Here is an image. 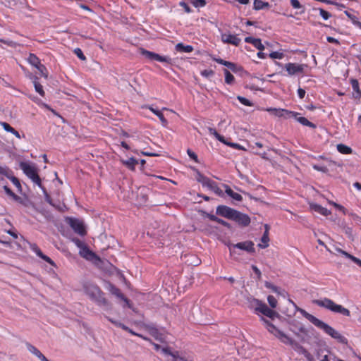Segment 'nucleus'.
<instances>
[{"label":"nucleus","mask_w":361,"mask_h":361,"mask_svg":"<svg viewBox=\"0 0 361 361\" xmlns=\"http://www.w3.org/2000/svg\"><path fill=\"white\" fill-rule=\"evenodd\" d=\"M108 320L111 324H114L116 326L119 327V328L122 329L123 330L126 329V328H125L126 325L124 324L121 323V322L116 321L114 319L109 318V317H108Z\"/></svg>","instance_id":"obj_58"},{"label":"nucleus","mask_w":361,"mask_h":361,"mask_svg":"<svg viewBox=\"0 0 361 361\" xmlns=\"http://www.w3.org/2000/svg\"><path fill=\"white\" fill-rule=\"evenodd\" d=\"M267 301H268L269 306L271 308L274 309V308L276 307L278 302H277L276 299L273 295H268Z\"/></svg>","instance_id":"obj_49"},{"label":"nucleus","mask_w":361,"mask_h":361,"mask_svg":"<svg viewBox=\"0 0 361 361\" xmlns=\"http://www.w3.org/2000/svg\"><path fill=\"white\" fill-rule=\"evenodd\" d=\"M30 247L39 258L43 256L44 253L36 243H30Z\"/></svg>","instance_id":"obj_42"},{"label":"nucleus","mask_w":361,"mask_h":361,"mask_svg":"<svg viewBox=\"0 0 361 361\" xmlns=\"http://www.w3.org/2000/svg\"><path fill=\"white\" fill-rule=\"evenodd\" d=\"M72 242L80 250L86 243L78 238H73Z\"/></svg>","instance_id":"obj_55"},{"label":"nucleus","mask_w":361,"mask_h":361,"mask_svg":"<svg viewBox=\"0 0 361 361\" xmlns=\"http://www.w3.org/2000/svg\"><path fill=\"white\" fill-rule=\"evenodd\" d=\"M145 329L149 331V334L155 339H159V331L158 329L153 324H146Z\"/></svg>","instance_id":"obj_33"},{"label":"nucleus","mask_w":361,"mask_h":361,"mask_svg":"<svg viewBox=\"0 0 361 361\" xmlns=\"http://www.w3.org/2000/svg\"><path fill=\"white\" fill-rule=\"evenodd\" d=\"M213 60L216 63L227 67L234 73H238L243 71V68L241 66H239L233 62L228 61L221 58H213Z\"/></svg>","instance_id":"obj_17"},{"label":"nucleus","mask_w":361,"mask_h":361,"mask_svg":"<svg viewBox=\"0 0 361 361\" xmlns=\"http://www.w3.org/2000/svg\"><path fill=\"white\" fill-rule=\"evenodd\" d=\"M350 84L352 85L354 92H353V97L356 99H359L361 97V90L359 86V82L357 79L351 78Z\"/></svg>","instance_id":"obj_26"},{"label":"nucleus","mask_w":361,"mask_h":361,"mask_svg":"<svg viewBox=\"0 0 361 361\" xmlns=\"http://www.w3.org/2000/svg\"><path fill=\"white\" fill-rule=\"evenodd\" d=\"M108 320L111 324H114L116 326L119 327V328L122 329L123 330L126 329V328H125L126 325L124 324L121 323V322L116 321L114 319L109 318V317H108Z\"/></svg>","instance_id":"obj_59"},{"label":"nucleus","mask_w":361,"mask_h":361,"mask_svg":"<svg viewBox=\"0 0 361 361\" xmlns=\"http://www.w3.org/2000/svg\"><path fill=\"white\" fill-rule=\"evenodd\" d=\"M20 169L23 173L32 180L39 188H42V180L38 174V169L35 164H30L25 161H20L19 164Z\"/></svg>","instance_id":"obj_6"},{"label":"nucleus","mask_w":361,"mask_h":361,"mask_svg":"<svg viewBox=\"0 0 361 361\" xmlns=\"http://www.w3.org/2000/svg\"><path fill=\"white\" fill-rule=\"evenodd\" d=\"M12 199L16 202L23 204L24 206H27V203H26L20 197H19L16 194H14V195L12 197Z\"/></svg>","instance_id":"obj_62"},{"label":"nucleus","mask_w":361,"mask_h":361,"mask_svg":"<svg viewBox=\"0 0 361 361\" xmlns=\"http://www.w3.org/2000/svg\"><path fill=\"white\" fill-rule=\"evenodd\" d=\"M126 329H123L124 331H128V333H130V334L132 335H134V336H138V337H140L142 338V339L144 340H149V338L146 337V336H144L143 335L140 334H138V333H136L135 332L133 329H130L128 326H127L126 325L125 326Z\"/></svg>","instance_id":"obj_50"},{"label":"nucleus","mask_w":361,"mask_h":361,"mask_svg":"<svg viewBox=\"0 0 361 361\" xmlns=\"http://www.w3.org/2000/svg\"><path fill=\"white\" fill-rule=\"evenodd\" d=\"M245 42L247 43L252 44L259 51H263L264 49V46L262 43V41L259 38H255L252 37H246L245 38Z\"/></svg>","instance_id":"obj_25"},{"label":"nucleus","mask_w":361,"mask_h":361,"mask_svg":"<svg viewBox=\"0 0 361 361\" xmlns=\"http://www.w3.org/2000/svg\"><path fill=\"white\" fill-rule=\"evenodd\" d=\"M0 174L9 179L17 188L18 192L22 193L23 189L19 179L13 175V171L8 166L3 167Z\"/></svg>","instance_id":"obj_13"},{"label":"nucleus","mask_w":361,"mask_h":361,"mask_svg":"<svg viewBox=\"0 0 361 361\" xmlns=\"http://www.w3.org/2000/svg\"><path fill=\"white\" fill-rule=\"evenodd\" d=\"M209 132L211 135H213L219 142L221 143L225 142L226 138L220 135L214 128H209Z\"/></svg>","instance_id":"obj_41"},{"label":"nucleus","mask_w":361,"mask_h":361,"mask_svg":"<svg viewBox=\"0 0 361 361\" xmlns=\"http://www.w3.org/2000/svg\"><path fill=\"white\" fill-rule=\"evenodd\" d=\"M232 221L240 227H247L250 224L251 219L247 214L236 210Z\"/></svg>","instance_id":"obj_12"},{"label":"nucleus","mask_w":361,"mask_h":361,"mask_svg":"<svg viewBox=\"0 0 361 361\" xmlns=\"http://www.w3.org/2000/svg\"><path fill=\"white\" fill-rule=\"evenodd\" d=\"M288 324L289 325V327H292V328L295 329L296 331H299V332H301L305 336L308 335L307 329L300 322H298L295 319H292V320L288 321Z\"/></svg>","instance_id":"obj_21"},{"label":"nucleus","mask_w":361,"mask_h":361,"mask_svg":"<svg viewBox=\"0 0 361 361\" xmlns=\"http://www.w3.org/2000/svg\"><path fill=\"white\" fill-rule=\"evenodd\" d=\"M39 72L41 73V75L44 77L45 78H48V73H47V69L46 68V66L43 64H40L39 66H38L37 68H36Z\"/></svg>","instance_id":"obj_48"},{"label":"nucleus","mask_w":361,"mask_h":361,"mask_svg":"<svg viewBox=\"0 0 361 361\" xmlns=\"http://www.w3.org/2000/svg\"><path fill=\"white\" fill-rule=\"evenodd\" d=\"M161 352L166 355H170L172 357H173V356L176 355V354H178V351H176V352H172L171 350V348L169 347H164V348H161Z\"/></svg>","instance_id":"obj_52"},{"label":"nucleus","mask_w":361,"mask_h":361,"mask_svg":"<svg viewBox=\"0 0 361 361\" xmlns=\"http://www.w3.org/2000/svg\"><path fill=\"white\" fill-rule=\"evenodd\" d=\"M140 52L143 56H145L146 59H149L151 61H157L159 62H164L168 64L173 63V59L168 56H161L155 52L148 51L143 48L140 49Z\"/></svg>","instance_id":"obj_7"},{"label":"nucleus","mask_w":361,"mask_h":361,"mask_svg":"<svg viewBox=\"0 0 361 361\" xmlns=\"http://www.w3.org/2000/svg\"><path fill=\"white\" fill-rule=\"evenodd\" d=\"M289 302L293 304L298 312H299L305 319L310 321L315 326L323 330L324 333L330 336L331 338L337 340L339 343L342 344H346L348 343V339L330 325L319 319L314 315L308 313L305 310L298 307L296 304L291 300H289Z\"/></svg>","instance_id":"obj_1"},{"label":"nucleus","mask_w":361,"mask_h":361,"mask_svg":"<svg viewBox=\"0 0 361 361\" xmlns=\"http://www.w3.org/2000/svg\"><path fill=\"white\" fill-rule=\"evenodd\" d=\"M189 2L195 8H202L206 6V0H188Z\"/></svg>","instance_id":"obj_43"},{"label":"nucleus","mask_w":361,"mask_h":361,"mask_svg":"<svg viewBox=\"0 0 361 361\" xmlns=\"http://www.w3.org/2000/svg\"><path fill=\"white\" fill-rule=\"evenodd\" d=\"M290 3L293 8L299 9L302 7V5L300 3L298 0H290Z\"/></svg>","instance_id":"obj_61"},{"label":"nucleus","mask_w":361,"mask_h":361,"mask_svg":"<svg viewBox=\"0 0 361 361\" xmlns=\"http://www.w3.org/2000/svg\"><path fill=\"white\" fill-rule=\"evenodd\" d=\"M254 245H255L252 241L247 240V241H244V242H240L236 244L229 245L228 249L231 252V255H233L235 252L234 250L235 248L245 250L249 253L253 254V253H255V249Z\"/></svg>","instance_id":"obj_8"},{"label":"nucleus","mask_w":361,"mask_h":361,"mask_svg":"<svg viewBox=\"0 0 361 361\" xmlns=\"http://www.w3.org/2000/svg\"><path fill=\"white\" fill-rule=\"evenodd\" d=\"M0 124L3 127V128L5 131L12 133L18 138L21 137V135H20V133L16 129H14L12 126H11L8 123L1 122Z\"/></svg>","instance_id":"obj_31"},{"label":"nucleus","mask_w":361,"mask_h":361,"mask_svg":"<svg viewBox=\"0 0 361 361\" xmlns=\"http://www.w3.org/2000/svg\"><path fill=\"white\" fill-rule=\"evenodd\" d=\"M187 154L190 159L194 160L196 163H199L197 155L190 149H187Z\"/></svg>","instance_id":"obj_57"},{"label":"nucleus","mask_w":361,"mask_h":361,"mask_svg":"<svg viewBox=\"0 0 361 361\" xmlns=\"http://www.w3.org/2000/svg\"><path fill=\"white\" fill-rule=\"evenodd\" d=\"M79 255L89 261H101L100 257L85 244L79 251Z\"/></svg>","instance_id":"obj_14"},{"label":"nucleus","mask_w":361,"mask_h":361,"mask_svg":"<svg viewBox=\"0 0 361 361\" xmlns=\"http://www.w3.org/2000/svg\"><path fill=\"white\" fill-rule=\"evenodd\" d=\"M199 212L200 213V214L202 216L207 217L212 221L217 222L218 224H219L224 226H226L227 225L228 221H226L221 218H219L218 216H216L214 214H209L204 210H200Z\"/></svg>","instance_id":"obj_22"},{"label":"nucleus","mask_w":361,"mask_h":361,"mask_svg":"<svg viewBox=\"0 0 361 361\" xmlns=\"http://www.w3.org/2000/svg\"><path fill=\"white\" fill-rule=\"evenodd\" d=\"M313 304L330 310L332 312L341 314L343 316L350 317V311L341 305L336 304L332 300L324 298L321 300H314Z\"/></svg>","instance_id":"obj_4"},{"label":"nucleus","mask_w":361,"mask_h":361,"mask_svg":"<svg viewBox=\"0 0 361 361\" xmlns=\"http://www.w3.org/2000/svg\"><path fill=\"white\" fill-rule=\"evenodd\" d=\"M267 111L274 114L276 116L283 118H288L290 116L296 117V116H298L300 114L298 112L292 111L284 109L269 108L267 109Z\"/></svg>","instance_id":"obj_15"},{"label":"nucleus","mask_w":361,"mask_h":361,"mask_svg":"<svg viewBox=\"0 0 361 361\" xmlns=\"http://www.w3.org/2000/svg\"><path fill=\"white\" fill-rule=\"evenodd\" d=\"M223 187L225 188V193L229 196L230 197L233 195V194L235 192L229 185L226 184H224Z\"/></svg>","instance_id":"obj_63"},{"label":"nucleus","mask_w":361,"mask_h":361,"mask_svg":"<svg viewBox=\"0 0 361 361\" xmlns=\"http://www.w3.org/2000/svg\"><path fill=\"white\" fill-rule=\"evenodd\" d=\"M344 13L346 15V16L351 20L353 24L361 29V22L358 20V18L357 16H355L354 14L351 13L349 11H345Z\"/></svg>","instance_id":"obj_37"},{"label":"nucleus","mask_w":361,"mask_h":361,"mask_svg":"<svg viewBox=\"0 0 361 361\" xmlns=\"http://www.w3.org/2000/svg\"><path fill=\"white\" fill-rule=\"evenodd\" d=\"M306 64H298L295 63H288L285 65V68L289 75L301 74L304 72Z\"/></svg>","instance_id":"obj_16"},{"label":"nucleus","mask_w":361,"mask_h":361,"mask_svg":"<svg viewBox=\"0 0 361 361\" xmlns=\"http://www.w3.org/2000/svg\"><path fill=\"white\" fill-rule=\"evenodd\" d=\"M271 7L268 2L262 0H255L253 4V8L256 11L262 9H269Z\"/></svg>","instance_id":"obj_30"},{"label":"nucleus","mask_w":361,"mask_h":361,"mask_svg":"<svg viewBox=\"0 0 361 361\" xmlns=\"http://www.w3.org/2000/svg\"><path fill=\"white\" fill-rule=\"evenodd\" d=\"M33 80V85L35 87V91L39 93L41 96H44V91L43 90L42 85L38 82V78L35 75H32L31 78Z\"/></svg>","instance_id":"obj_32"},{"label":"nucleus","mask_w":361,"mask_h":361,"mask_svg":"<svg viewBox=\"0 0 361 361\" xmlns=\"http://www.w3.org/2000/svg\"><path fill=\"white\" fill-rule=\"evenodd\" d=\"M149 109L153 114H154L159 118L160 121L164 126H166L168 123L167 120L166 119L164 114L160 110L154 109L152 106H150Z\"/></svg>","instance_id":"obj_35"},{"label":"nucleus","mask_w":361,"mask_h":361,"mask_svg":"<svg viewBox=\"0 0 361 361\" xmlns=\"http://www.w3.org/2000/svg\"><path fill=\"white\" fill-rule=\"evenodd\" d=\"M221 40L224 43L238 46L240 42V39L236 35L231 34H221Z\"/></svg>","instance_id":"obj_19"},{"label":"nucleus","mask_w":361,"mask_h":361,"mask_svg":"<svg viewBox=\"0 0 361 361\" xmlns=\"http://www.w3.org/2000/svg\"><path fill=\"white\" fill-rule=\"evenodd\" d=\"M269 57L273 59H281L283 58L284 54L282 52L272 51L269 54Z\"/></svg>","instance_id":"obj_53"},{"label":"nucleus","mask_w":361,"mask_h":361,"mask_svg":"<svg viewBox=\"0 0 361 361\" xmlns=\"http://www.w3.org/2000/svg\"><path fill=\"white\" fill-rule=\"evenodd\" d=\"M288 329L294 334V335L299 338L300 341L302 343L305 342V335H303L301 332H299V331H296L295 329L292 327H289Z\"/></svg>","instance_id":"obj_46"},{"label":"nucleus","mask_w":361,"mask_h":361,"mask_svg":"<svg viewBox=\"0 0 361 361\" xmlns=\"http://www.w3.org/2000/svg\"><path fill=\"white\" fill-rule=\"evenodd\" d=\"M336 148L338 152L343 154H350L353 152L351 147L342 143L338 144Z\"/></svg>","instance_id":"obj_36"},{"label":"nucleus","mask_w":361,"mask_h":361,"mask_svg":"<svg viewBox=\"0 0 361 361\" xmlns=\"http://www.w3.org/2000/svg\"><path fill=\"white\" fill-rule=\"evenodd\" d=\"M260 321H262L264 323L266 329L269 333L273 334L283 344L291 346L292 348L299 354H302L306 349L302 345H301L298 342H297L293 338H292L286 334H285L283 331L278 329L274 324H273L268 319H265L264 317L262 316L260 317Z\"/></svg>","instance_id":"obj_2"},{"label":"nucleus","mask_w":361,"mask_h":361,"mask_svg":"<svg viewBox=\"0 0 361 361\" xmlns=\"http://www.w3.org/2000/svg\"><path fill=\"white\" fill-rule=\"evenodd\" d=\"M43 192V194L44 195V200L45 201L49 203L51 206L56 209L57 210H61L60 206L59 204H56L54 203L52 198L47 191L46 188L42 185V188H40Z\"/></svg>","instance_id":"obj_29"},{"label":"nucleus","mask_w":361,"mask_h":361,"mask_svg":"<svg viewBox=\"0 0 361 361\" xmlns=\"http://www.w3.org/2000/svg\"><path fill=\"white\" fill-rule=\"evenodd\" d=\"M172 361H192V360H188L183 357L179 356L178 354H176L173 356Z\"/></svg>","instance_id":"obj_64"},{"label":"nucleus","mask_w":361,"mask_h":361,"mask_svg":"<svg viewBox=\"0 0 361 361\" xmlns=\"http://www.w3.org/2000/svg\"><path fill=\"white\" fill-rule=\"evenodd\" d=\"M26 347L29 352L37 357L41 361H50L36 347L31 343L27 342Z\"/></svg>","instance_id":"obj_23"},{"label":"nucleus","mask_w":361,"mask_h":361,"mask_svg":"<svg viewBox=\"0 0 361 361\" xmlns=\"http://www.w3.org/2000/svg\"><path fill=\"white\" fill-rule=\"evenodd\" d=\"M74 54L82 61H85L86 57L84 55L82 51L80 48H75L73 51Z\"/></svg>","instance_id":"obj_54"},{"label":"nucleus","mask_w":361,"mask_h":361,"mask_svg":"<svg viewBox=\"0 0 361 361\" xmlns=\"http://www.w3.org/2000/svg\"><path fill=\"white\" fill-rule=\"evenodd\" d=\"M192 169L196 173V180L200 183L203 187H207L209 190L214 192L220 197L224 195L223 191L219 188L217 183L210 179L209 178L204 176L197 169L192 167Z\"/></svg>","instance_id":"obj_5"},{"label":"nucleus","mask_w":361,"mask_h":361,"mask_svg":"<svg viewBox=\"0 0 361 361\" xmlns=\"http://www.w3.org/2000/svg\"><path fill=\"white\" fill-rule=\"evenodd\" d=\"M310 208L323 216H327L331 214V211L317 203H310Z\"/></svg>","instance_id":"obj_24"},{"label":"nucleus","mask_w":361,"mask_h":361,"mask_svg":"<svg viewBox=\"0 0 361 361\" xmlns=\"http://www.w3.org/2000/svg\"><path fill=\"white\" fill-rule=\"evenodd\" d=\"M224 73L225 75V82L228 85L233 84L235 80V78L231 72L228 69H224Z\"/></svg>","instance_id":"obj_40"},{"label":"nucleus","mask_w":361,"mask_h":361,"mask_svg":"<svg viewBox=\"0 0 361 361\" xmlns=\"http://www.w3.org/2000/svg\"><path fill=\"white\" fill-rule=\"evenodd\" d=\"M27 61L35 68L41 64L39 59L35 54L32 53L29 54Z\"/></svg>","instance_id":"obj_38"},{"label":"nucleus","mask_w":361,"mask_h":361,"mask_svg":"<svg viewBox=\"0 0 361 361\" xmlns=\"http://www.w3.org/2000/svg\"><path fill=\"white\" fill-rule=\"evenodd\" d=\"M264 286L267 288L271 289L272 290V292H274L275 293H279L280 287H278V286L274 285L273 283H271L269 281H266L264 282Z\"/></svg>","instance_id":"obj_45"},{"label":"nucleus","mask_w":361,"mask_h":361,"mask_svg":"<svg viewBox=\"0 0 361 361\" xmlns=\"http://www.w3.org/2000/svg\"><path fill=\"white\" fill-rule=\"evenodd\" d=\"M224 144L227 146H229L232 148H234V149L246 151V149L244 147L241 146L240 145H239L238 143L229 142L226 139L225 140V142H224Z\"/></svg>","instance_id":"obj_44"},{"label":"nucleus","mask_w":361,"mask_h":361,"mask_svg":"<svg viewBox=\"0 0 361 361\" xmlns=\"http://www.w3.org/2000/svg\"><path fill=\"white\" fill-rule=\"evenodd\" d=\"M235 212L236 209L224 204L217 206L216 209V214L217 216L226 218L231 221Z\"/></svg>","instance_id":"obj_11"},{"label":"nucleus","mask_w":361,"mask_h":361,"mask_svg":"<svg viewBox=\"0 0 361 361\" xmlns=\"http://www.w3.org/2000/svg\"><path fill=\"white\" fill-rule=\"evenodd\" d=\"M237 99L243 105L247 106H252L253 103L250 101L248 99L242 97V96H237Z\"/></svg>","instance_id":"obj_47"},{"label":"nucleus","mask_w":361,"mask_h":361,"mask_svg":"<svg viewBox=\"0 0 361 361\" xmlns=\"http://www.w3.org/2000/svg\"><path fill=\"white\" fill-rule=\"evenodd\" d=\"M83 290L90 299L98 306L106 310L111 309V303L105 298V293L97 285L87 282L83 285Z\"/></svg>","instance_id":"obj_3"},{"label":"nucleus","mask_w":361,"mask_h":361,"mask_svg":"<svg viewBox=\"0 0 361 361\" xmlns=\"http://www.w3.org/2000/svg\"><path fill=\"white\" fill-rule=\"evenodd\" d=\"M318 10L319 11L320 16H322V18L324 20H328L329 18L331 17V14L329 11H327L322 8H319Z\"/></svg>","instance_id":"obj_51"},{"label":"nucleus","mask_w":361,"mask_h":361,"mask_svg":"<svg viewBox=\"0 0 361 361\" xmlns=\"http://www.w3.org/2000/svg\"><path fill=\"white\" fill-rule=\"evenodd\" d=\"M294 118H295V120L298 122H299L300 124H302L304 126H308L312 129H314L317 128V126L314 123L310 122V121H308V119H307L305 117H302V116L298 117V116H296V117H294Z\"/></svg>","instance_id":"obj_34"},{"label":"nucleus","mask_w":361,"mask_h":361,"mask_svg":"<svg viewBox=\"0 0 361 361\" xmlns=\"http://www.w3.org/2000/svg\"><path fill=\"white\" fill-rule=\"evenodd\" d=\"M122 164L126 166L128 169L135 171V166L138 164V161L133 157L127 160H121Z\"/></svg>","instance_id":"obj_28"},{"label":"nucleus","mask_w":361,"mask_h":361,"mask_svg":"<svg viewBox=\"0 0 361 361\" xmlns=\"http://www.w3.org/2000/svg\"><path fill=\"white\" fill-rule=\"evenodd\" d=\"M312 168L316 170V171H321V172H323V173H327L329 171V169L326 166H319V165H317V164H314L312 166Z\"/></svg>","instance_id":"obj_60"},{"label":"nucleus","mask_w":361,"mask_h":361,"mask_svg":"<svg viewBox=\"0 0 361 361\" xmlns=\"http://www.w3.org/2000/svg\"><path fill=\"white\" fill-rule=\"evenodd\" d=\"M105 288L111 293V294L116 296L118 298L123 300L126 306L129 308H131V302L130 300L126 298L121 291V290L117 288L112 283L107 281Z\"/></svg>","instance_id":"obj_10"},{"label":"nucleus","mask_w":361,"mask_h":361,"mask_svg":"<svg viewBox=\"0 0 361 361\" xmlns=\"http://www.w3.org/2000/svg\"><path fill=\"white\" fill-rule=\"evenodd\" d=\"M200 74L202 76L205 78H210L212 77L214 75V71L213 70H203L200 72Z\"/></svg>","instance_id":"obj_56"},{"label":"nucleus","mask_w":361,"mask_h":361,"mask_svg":"<svg viewBox=\"0 0 361 361\" xmlns=\"http://www.w3.org/2000/svg\"><path fill=\"white\" fill-rule=\"evenodd\" d=\"M259 312L271 319L281 317V315L277 312L269 308L265 303L264 305H261L260 311Z\"/></svg>","instance_id":"obj_18"},{"label":"nucleus","mask_w":361,"mask_h":361,"mask_svg":"<svg viewBox=\"0 0 361 361\" xmlns=\"http://www.w3.org/2000/svg\"><path fill=\"white\" fill-rule=\"evenodd\" d=\"M247 306L250 309H254L255 313H259L261 308V305H264V302H263L262 300L255 298L252 296L248 297L247 298Z\"/></svg>","instance_id":"obj_20"},{"label":"nucleus","mask_w":361,"mask_h":361,"mask_svg":"<svg viewBox=\"0 0 361 361\" xmlns=\"http://www.w3.org/2000/svg\"><path fill=\"white\" fill-rule=\"evenodd\" d=\"M175 49L178 52L190 53L194 50V48L192 45H185L183 43L180 42L175 46Z\"/></svg>","instance_id":"obj_27"},{"label":"nucleus","mask_w":361,"mask_h":361,"mask_svg":"<svg viewBox=\"0 0 361 361\" xmlns=\"http://www.w3.org/2000/svg\"><path fill=\"white\" fill-rule=\"evenodd\" d=\"M68 223L71 228L78 235L84 236L87 234V231L84 222L78 219L69 217Z\"/></svg>","instance_id":"obj_9"},{"label":"nucleus","mask_w":361,"mask_h":361,"mask_svg":"<svg viewBox=\"0 0 361 361\" xmlns=\"http://www.w3.org/2000/svg\"><path fill=\"white\" fill-rule=\"evenodd\" d=\"M261 242L262 243V244H258V247H259L260 248L264 249L269 246V237L268 233L264 232L261 238Z\"/></svg>","instance_id":"obj_39"}]
</instances>
